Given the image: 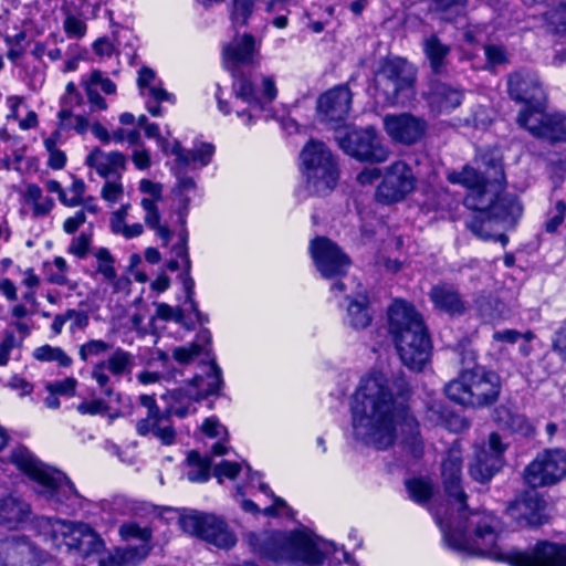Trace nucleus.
<instances>
[{"mask_svg": "<svg viewBox=\"0 0 566 566\" xmlns=\"http://www.w3.org/2000/svg\"><path fill=\"white\" fill-rule=\"evenodd\" d=\"M462 454L454 447L448 450L441 462L443 490L448 499L458 505L457 523L436 517L448 548L460 554L481 556L510 566H566V545L538 541L525 549L501 543L496 520L484 516L476 522L473 536L468 535L470 513L467 493L462 486Z\"/></svg>", "mask_w": 566, "mask_h": 566, "instance_id": "nucleus-1", "label": "nucleus"}, {"mask_svg": "<svg viewBox=\"0 0 566 566\" xmlns=\"http://www.w3.org/2000/svg\"><path fill=\"white\" fill-rule=\"evenodd\" d=\"M395 396L384 377L360 380L352 405L353 434L356 440L377 450H386L396 439V427L400 428V444L413 459L422 458L423 440L419 422L407 405L409 387L403 378L396 380Z\"/></svg>", "mask_w": 566, "mask_h": 566, "instance_id": "nucleus-2", "label": "nucleus"}, {"mask_svg": "<svg viewBox=\"0 0 566 566\" xmlns=\"http://www.w3.org/2000/svg\"><path fill=\"white\" fill-rule=\"evenodd\" d=\"M244 541L250 551L262 559L294 560L306 566H339L342 563L334 542L308 532H297L290 536L250 532Z\"/></svg>", "mask_w": 566, "mask_h": 566, "instance_id": "nucleus-3", "label": "nucleus"}, {"mask_svg": "<svg viewBox=\"0 0 566 566\" xmlns=\"http://www.w3.org/2000/svg\"><path fill=\"white\" fill-rule=\"evenodd\" d=\"M255 53V39L250 33L233 43H228L222 49L224 67L233 77L232 91L237 98L245 102L250 108L237 112L239 117L247 116L245 124L251 126L256 117L253 112H264L277 96V88L273 77L262 78V90L259 91L253 84L250 75L242 70L243 65L252 62Z\"/></svg>", "mask_w": 566, "mask_h": 566, "instance_id": "nucleus-4", "label": "nucleus"}, {"mask_svg": "<svg viewBox=\"0 0 566 566\" xmlns=\"http://www.w3.org/2000/svg\"><path fill=\"white\" fill-rule=\"evenodd\" d=\"M388 327L402 364L421 371L432 352L431 337L421 314L412 304L396 300L388 308Z\"/></svg>", "mask_w": 566, "mask_h": 566, "instance_id": "nucleus-5", "label": "nucleus"}, {"mask_svg": "<svg viewBox=\"0 0 566 566\" xmlns=\"http://www.w3.org/2000/svg\"><path fill=\"white\" fill-rule=\"evenodd\" d=\"M11 461L39 485L36 492L55 510L64 514H75L86 501L75 489L65 473L55 470L39 459L23 446L11 452Z\"/></svg>", "mask_w": 566, "mask_h": 566, "instance_id": "nucleus-6", "label": "nucleus"}, {"mask_svg": "<svg viewBox=\"0 0 566 566\" xmlns=\"http://www.w3.org/2000/svg\"><path fill=\"white\" fill-rule=\"evenodd\" d=\"M501 390L500 375L484 366L462 369L458 378L444 386V394L451 401L473 409L493 406Z\"/></svg>", "mask_w": 566, "mask_h": 566, "instance_id": "nucleus-7", "label": "nucleus"}, {"mask_svg": "<svg viewBox=\"0 0 566 566\" xmlns=\"http://www.w3.org/2000/svg\"><path fill=\"white\" fill-rule=\"evenodd\" d=\"M417 71L402 57L386 59L375 74V99L381 106H405L416 95Z\"/></svg>", "mask_w": 566, "mask_h": 566, "instance_id": "nucleus-8", "label": "nucleus"}, {"mask_svg": "<svg viewBox=\"0 0 566 566\" xmlns=\"http://www.w3.org/2000/svg\"><path fill=\"white\" fill-rule=\"evenodd\" d=\"M300 158L310 195L326 196L334 190L339 177L338 165L323 142L311 139L302 149Z\"/></svg>", "mask_w": 566, "mask_h": 566, "instance_id": "nucleus-9", "label": "nucleus"}, {"mask_svg": "<svg viewBox=\"0 0 566 566\" xmlns=\"http://www.w3.org/2000/svg\"><path fill=\"white\" fill-rule=\"evenodd\" d=\"M334 138L346 155L361 163L381 164L390 154L373 126L339 128L336 129Z\"/></svg>", "mask_w": 566, "mask_h": 566, "instance_id": "nucleus-10", "label": "nucleus"}, {"mask_svg": "<svg viewBox=\"0 0 566 566\" xmlns=\"http://www.w3.org/2000/svg\"><path fill=\"white\" fill-rule=\"evenodd\" d=\"M178 523L181 530L218 548L230 549L237 544V536L228 523L214 514L191 511L180 515Z\"/></svg>", "mask_w": 566, "mask_h": 566, "instance_id": "nucleus-11", "label": "nucleus"}, {"mask_svg": "<svg viewBox=\"0 0 566 566\" xmlns=\"http://www.w3.org/2000/svg\"><path fill=\"white\" fill-rule=\"evenodd\" d=\"M310 253L313 262L324 279L337 281L332 284L331 291L345 292L346 285L339 277L347 274L350 265L349 256L327 237H316L310 242Z\"/></svg>", "mask_w": 566, "mask_h": 566, "instance_id": "nucleus-12", "label": "nucleus"}, {"mask_svg": "<svg viewBox=\"0 0 566 566\" xmlns=\"http://www.w3.org/2000/svg\"><path fill=\"white\" fill-rule=\"evenodd\" d=\"M566 476V451L545 449L524 469L523 479L530 488L553 486Z\"/></svg>", "mask_w": 566, "mask_h": 566, "instance_id": "nucleus-13", "label": "nucleus"}, {"mask_svg": "<svg viewBox=\"0 0 566 566\" xmlns=\"http://www.w3.org/2000/svg\"><path fill=\"white\" fill-rule=\"evenodd\" d=\"M189 384L197 389L195 394L187 388H176L163 395L161 398L168 400L171 405L186 407L189 413L192 402H200L210 396L218 397L221 395L224 386L222 370L217 361L211 359L206 376L196 375Z\"/></svg>", "mask_w": 566, "mask_h": 566, "instance_id": "nucleus-14", "label": "nucleus"}, {"mask_svg": "<svg viewBox=\"0 0 566 566\" xmlns=\"http://www.w3.org/2000/svg\"><path fill=\"white\" fill-rule=\"evenodd\" d=\"M544 495L531 488L518 494L506 507L507 517L520 528H537L549 520Z\"/></svg>", "mask_w": 566, "mask_h": 566, "instance_id": "nucleus-15", "label": "nucleus"}, {"mask_svg": "<svg viewBox=\"0 0 566 566\" xmlns=\"http://www.w3.org/2000/svg\"><path fill=\"white\" fill-rule=\"evenodd\" d=\"M507 446L497 432H491L488 442L476 447L469 463V474L478 483H489L505 464L504 453Z\"/></svg>", "mask_w": 566, "mask_h": 566, "instance_id": "nucleus-16", "label": "nucleus"}, {"mask_svg": "<svg viewBox=\"0 0 566 566\" xmlns=\"http://www.w3.org/2000/svg\"><path fill=\"white\" fill-rule=\"evenodd\" d=\"M517 123L534 137L548 140L552 144L566 143V114H547L544 107L535 112H520Z\"/></svg>", "mask_w": 566, "mask_h": 566, "instance_id": "nucleus-17", "label": "nucleus"}, {"mask_svg": "<svg viewBox=\"0 0 566 566\" xmlns=\"http://www.w3.org/2000/svg\"><path fill=\"white\" fill-rule=\"evenodd\" d=\"M416 185L412 169L406 163L398 160L391 164L377 187L376 199L384 205L401 201L411 192Z\"/></svg>", "mask_w": 566, "mask_h": 566, "instance_id": "nucleus-18", "label": "nucleus"}, {"mask_svg": "<svg viewBox=\"0 0 566 566\" xmlns=\"http://www.w3.org/2000/svg\"><path fill=\"white\" fill-rule=\"evenodd\" d=\"M353 94L346 84H339L321 94L316 102L321 123L337 128L343 124L352 107Z\"/></svg>", "mask_w": 566, "mask_h": 566, "instance_id": "nucleus-19", "label": "nucleus"}, {"mask_svg": "<svg viewBox=\"0 0 566 566\" xmlns=\"http://www.w3.org/2000/svg\"><path fill=\"white\" fill-rule=\"evenodd\" d=\"M382 124L391 140L405 146L420 143L428 132V122L411 113L387 114Z\"/></svg>", "mask_w": 566, "mask_h": 566, "instance_id": "nucleus-20", "label": "nucleus"}, {"mask_svg": "<svg viewBox=\"0 0 566 566\" xmlns=\"http://www.w3.org/2000/svg\"><path fill=\"white\" fill-rule=\"evenodd\" d=\"M509 95L517 103L524 104L520 112H535L544 107L545 93L535 74L515 72L507 80Z\"/></svg>", "mask_w": 566, "mask_h": 566, "instance_id": "nucleus-21", "label": "nucleus"}, {"mask_svg": "<svg viewBox=\"0 0 566 566\" xmlns=\"http://www.w3.org/2000/svg\"><path fill=\"white\" fill-rule=\"evenodd\" d=\"M63 548L66 553L77 554L86 559L101 554L105 544L88 524L70 522L63 541Z\"/></svg>", "mask_w": 566, "mask_h": 566, "instance_id": "nucleus-22", "label": "nucleus"}, {"mask_svg": "<svg viewBox=\"0 0 566 566\" xmlns=\"http://www.w3.org/2000/svg\"><path fill=\"white\" fill-rule=\"evenodd\" d=\"M42 553L25 536L0 539V566H40Z\"/></svg>", "mask_w": 566, "mask_h": 566, "instance_id": "nucleus-23", "label": "nucleus"}, {"mask_svg": "<svg viewBox=\"0 0 566 566\" xmlns=\"http://www.w3.org/2000/svg\"><path fill=\"white\" fill-rule=\"evenodd\" d=\"M485 209L502 223L503 230L514 229L523 214V206L516 195L501 193L493 197L488 191Z\"/></svg>", "mask_w": 566, "mask_h": 566, "instance_id": "nucleus-24", "label": "nucleus"}, {"mask_svg": "<svg viewBox=\"0 0 566 566\" xmlns=\"http://www.w3.org/2000/svg\"><path fill=\"white\" fill-rule=\"evenodd\" d=\"M484 205L481 208H470L474 213L467 219L465 227L479 239L483 241L500 242L503 247L509 243V237L502 229V223L485 209Z\"/></svg>", "mask_w": 566, "mask_h": 566, "instance_id": "nucleus-25", "label": "nucleus"}, {"mask_svg": "<svg viewBox=\"0 0 566 566\" xmlns=\"http://www.w3.org/2000/svg\"><path fill=\"white\" fill-rule=\"evenodd\" d=\"M433 308L450 317H460L468 311L467 301L463 300L458 287L452 283L439 282L429 292Z\"/></svg>", "mask_w": 566, "mask_h": 566, "instance_id": "nucleus-26", "label": "nucleus"}, {"mask_svg": "<svg viewBox=\"0 0 566 566\" xmlns=\"http://www.w3.org/2000/svg\"><path fill=\"white\" fill-rule=\"evenodd\" d=\"M448 180L453 185H462L470 190L464 198L465 207L481 208V205L485 203L484 198L488 196V184L482 174L476 169L467 165L461 171L450 172Z\"/></svg>", "mask_w": 566, "mask_h": 566, "instance_id": "nucleus-27", "label": "nucleus"}, {"mask_svg": "<svg viewBox=\"0 0 566 566\" xmlns=\"http://www.w3.org/2000/svg\"><path fill=\"white\" fill-rule=\"evenodd\" d=\"M431 112L437 114L450 113L463 101V92L441 81H431L424 95Z\"/></svg>", "mask_w": 566, "mask_h": 566, "instance_id": "nucleus-28", "label": "nucleus"}, {"mask_svg": "<svg viewBox=\"0 0 566 566\" xmlns=\"http://www.w3.org/2000/svg\"><path fill=\"white\" fill-rule=\"evenodd\" d=\"M31 505L12 494L0 497V528L15 531L31 518Z\"/></svg>", "mask_w": 566, "mask_h": 566, "instance_id": "nucleus-29", "label": "nucleus"}, {"mask_svg": "<svg viewBox=\"0 0 566 566\" xmlns=\"http://www.w3.org/2000/svg\"><path fill=\"white\" fill-rule=\"evenodd\" d=\"M85 165L94 168L105 179L115 178L119 180L126 169V157L119 151L105 154L96 147L87 155Z\"/></svg>", "mask_w": 566, "mask_h": 566, "instance_id": "nucleus-30", "label": "nucleus"}, {"mask_svg": "<svg viewBox=\"0 0 566 566\" xmlns=\"http://www.w3.org/2000/svg\"><path fill=\"white\" fill-rule=\"evenodd\" d=\"M172 416L182 419L188 416V410L184 406H175L168 401V406L164 410L159 408V416L150 420V433L164 446H171L176 441L177 433L170 422Z\"/></svg>", "mask_w": 566, "mask_h": 566, "instance_id": "nucleus-31", "label": "nucleus"}, {"mask_svg": "<svg viewBox=\"0 0 566 566\" xmlns=\"http://www.w3.org/2000/svg\"><path fill=\"white\" fill-rule=\"evenodd\" d=\"M70 522L48 516H36L32 520V528L42 537L43 543L52 551H62L63 541Z\"/></svg>", "mask_w": 566, "mask_h": 566, "instance_id": "nucleus-32", "label": "nucleus"}, {"mask_svg": "<svg viewBox=\"0 0 566 566\" xmlns=\"http://www.w3.org/2000/svg\"><path fill=\"white\" fill-rule=\"evenodd\" d=\"M346 301L344 324L354 331L367 328L373 321V311L368 296L366 294H358L355 297H346Z\"/></svg>", "mask_w": 566, "mask_h": 566, "instance_id": "nucleus-33", "label": "nucleus"}, {"mask_svg": "<svg viewBox=\"0 0 566 566\" xmlns=\"http://www.w3.org/2000/svg\"><path fill=\"white\" fill-rule=\"evenodd\" d=\"M422 49L429 61L431 71L436 75H441L446 71L447 57L450 54V46L442 43L436 34L423 39Z\"/></svg>", "mask_w": 566, "mask_h": 566, "instance_id": "nucleus-34", "label": "nucleus"}, {"mask_svg": "<svg viewBox=\"0 0 566 566\" xmlns=\"http://www.w3.org/2000/svg\"><path fill=\"white\" fill-rule=\"evenodd\" d=\"M492 418L499 429L503 431L527 434L531 429V426L525 416L515 412L504 405H501L494 409Z\"/></svg>", "mask_w": 566, "mask_h": 566, "instance_id": "nucleus-35", "label": "nucleus"}, {"mask_svg": "<svg viewBox=\"0 0 566 566\" xmlns=\"http://www.w3.org/2000/svg\"><path fill=\"white\" fill-rule=\"evenodd\" d=\"M186 461L190 468L187 472V479L190 482L203 483L210 479V470L212 467L211 457H201L198 451L191 450Z\"/></svg>", "mask_w": 566, "mask_h": 566, "instance_id": "nucleus-36", "label": "nucleus"}, {"mask_svg": "<svg viewBox=\"0 0 566 566\" xmlns=\"http://www.w3.org/2000/svg\"><path fill=\"white\" fill-rule=\"evenodd\" d=\"M481 161L484 166L482 176L486 184L502 186L505 182V172L503 163L497 151L488 150L481 155Z\"/></svg>", "mask_w": 566, "mask_h": 566, "instance_id": "nucleus-37", "label": "nucleus"}, {"mask_svg": "<svg viewBox=\"0 0 566 566\" xmlns=\"http://www.w3.org/2000/svg\"><path fill=\"white\" fill-rule=\"evenodd\" d=\"M203 354L207 358V361H203L207 370L209 371V365L211 363V359L216 361L214 355L212 353L211 348H205L202 345L192 342L188 346H178L175 347L172 350V357L176 361H178L180 365H188L190 364L196 357Z\"/></svg>", "mask_w": 566, "mask_h": 566, "instance_id": "nucleus-38", "label": "nucleus"}, {"mask_svg": "<svg viewBox=\"0 0 566 566\" xmlns=\"http://www.w3.org/2000/svg\"><path fill=\"white\" fill-rule=\"evenodd\" d=\"M410 500L419 505L430 502L433 496V485L424 478H411L405 481Z\"/></svg>", "mask_w": 566, "mask_h": 566, "instance_id": "nucleus-39", "label": "nucleus"}, {"mask_svg": "<svg viewBox=\"0 0 566 566\" xmlns=\"http://www.w3.org/2000/svg\"><path fill=\"white\" fill-rule=\"evenodd\" d=\"M101 363L105 364V368L112 375L119 377L125 374H130L134 367V357L130 353L118 347L112 353L107 360Z\"/></svg>", "mask_w": 566, "mask_h": 566, "instance_id": "nucleus-40", "label": "nucleus"}, {"mask_svg": "<svg viewBox=\"0 0 566 566\" xmlns=\"http://www.w3.org/2000/svg\"><path fill=\"white\" fill-rule=\"evenodd\" d=\"M468 0H431V10L439 19L453 22L464 13Z\"/></svg>", "mask_w": 566, "mask_h": 566, "instance_id": "nucleus-41", "label": "nucleus"}, {"mask_svg": "<svg viewBox=\"0 0 566 566\" xmlns=\"http://www.w3.org/2000/svg\"><path fill=\"white\" fill-rule=\"evenodd\" d=\"M94 256L97 260V266L94 272L91 273L92 277L96 274H102L104 280L107 282H114L117 277V272L114 266L115 259L107 248H99L94 252Z\"/></svg>", "mask_w": 566, "mask_h": 566, "instance_id": "nucleus-42", "label": "nucleus"}, {"mask_svg": "<svg viewBox=\"0 0 566 566\" xmlns=\"http://www.w3.org/2000/svg\"><path fill=\"white\" fill-rule=\"evenodd\" d=\"M258 1L259 0H231L230 20L234 28L248 24Z\"/></svg>", "mask_w": 566, "mask_h": 566, "instance_id": "nucleus-43", "label": "nucleus"}, {"mask_svg": "<svg viewBox=\"0 0 566 566\" xmlns=\"http://www.w3.org/2000/svg\"><path fill=\"white\" fill-rule=\"evenodd\" d=\"M138 400L139 403L147 409V415L136 422V432L140 437H146L151 431V418L159 416V407L154 395H140Z\"/></svg>", "mask_w": 566, "mask_h": 566, "instance_id": "nucleus-44", "label": "nucleus"}, {"mask_svg": "<svg viewBox=\"0 0 566 566\" xmlns=\"http://www.w3.org/2000/svg\"><path fill=\"white\" fill-rule=\"evenodd\" d=\"M33 357L39 361H56L60 367H70L72 358L61 348L43 345L33 350Z\"/></svg>", "mask_w": 566, "mask_h": 566, "instance_id": "nucleus-45", "label": "nucleus"}, {"mask_svg": "<svg viewBox=\"0 0 566 566\" xmlns=\"http://www.w3.org/2000/svg\"><path fill=\"white\" fill-rule=\"evenodd\" d=\"M214 145L211 143L195 144L193 149H189L188 167L191 164L199 163L201 167H206L211 163L214 154Z\"/></svg>", "mask_w": 566, "mask_h": 566, "instance_id": "nucleus-46", "label": "nucleus"}, {"mask_svg": "<svg viewBox=\"0 0 566 566\" xmlns=\"http://www.w3.org/2000/svg\"><path fill=\"white\" fill-rule=\"evenodd\" d=\"M179 241L172 247V252L182 262V271L191 272V260L188 250V230L182 228L178 233Z\"/></svg>", "mask_w": 566, "mask_h": 566, "instance_id": "nucleus-47", "label": "nucleus"}, {"mask_svg": "<svg viewBox=\"0 0 566 566\" xmlns=\"http://www.w3.org/2000/svg\"><path fill=\"white\" fill-rule=\"evenodd\" d=\"M178 280L184 286L185 303L189 305V311L196 315L200 310L195 300V280L191 276V272L181 271L178 274Z\"/></svg>", "mask_w": 566, "mask_h": 566, "instance_id": "nucleus-48", "label": "nucleus"}, {"mask_svg": "<svg viewBox=\"0 0 566 566\" xmlns=\"http://www.w3.org/2000/svg\"><path fill=\"white\" fill-rule=\"evenodd\" d=\"M119 534L126 541L135 538L148 543L151 539V531L147 527H140L135 522L124 523L119 527Z\"/></svg>", "mask_w": 566, "mask_h": 566, "instance_id": "nucleus-49", "label": "nucleus"}, {"mask_svg": "<svg viewBox=\"0 0 566 566\" xmlns=\"http://www.w3.org/2000/svg\"><path fill=\"white\" fill-rule=\"evenodd\" d=\"M187 167H172V175L176 177L177 182L174 188V193L177 197L184 196L187 191L196 189V182L193 178L186 175L185 169Z\"/></svg>", "mask_w": 566, "mask_h": 566, "instance_id": "nucleus-50", "label": "nucleus"}, {"mask_svg": "<svg viewBox=\"0 0 566 566\" xmlns=\"http://www.w3.org/2000/svg\"><path fill=\"white\" fill-rule=\"evenodd\" d=\"M105 364L97 363L92 369V378L97 382L104 396L111 397L114 395V388L109 385L111 378L106 373Z\"/></svg>", "mask_w": 566, "mask_h": 566, "instance_id": "nucleus-51", "label": "nucleus"}, {"mask_svg": "<svg viewBox=\"0 0 566 566\" xmlns=\"http://www.w3.org/2000/svg\"><path fill=\"white\" fill-rule=\"evenodd\" d=\"M454 352L460 357V363L462 364L463 368H473V366H478L475 364L476 360V352L472 347L471 343L469 340H461L458 343V345L454 348Z\"/></svg>", "mask_w": 566, "mask_h": 566, "instance_id": "nucleus-52", "label": "nucleus"}, {"mask_svg": "<svg viewBox=\"0 0 566 566\" xmlns=\"http://www.w3.org/2000/svg\"><path fill=\"white\" fill-rule=\"evenodd\" d=\"M137 553L136 548L125 549L122 553L117 552L116 554L101 558L98 566H126L128 563L134 560V557Z\"/></svg>", "mask_w": 566, "mask_h": 566, "instance_id": "nucleus-53", "label": "nucleus"}, {"mask_svg": "<svg viewBox=\"0 0 566 566\" xmlns=\"http://www.w3.org/2000/svg\"><path fill=\"white\" fill-rule=\"evenodd\" d=\"M91 250V235L81 233L74 237L67 249L69 253L74 254L78 259H85Z\"/></svg>", "mask_w": 566, "mask_h": 566, "instance_id": "nucleus-54", "label": "nucleus"}, {"mask_svg": "<svg viewBox=\"0 0 566 566\" xmlns=\"http://www.w3.org/2000/svg\"><path fill=\"white\" fill-rule=\"evenodd\" d=\"M111 345L102 339H92L80 347L78 355L82 360L86 361L88 356H97L107 352Z\"/></svg>", "mask_w": 566, "mask_h": 566, "instance_id": "nucleus-55", "label": "nucleus"}, {"mask_svg": "<svg viewBox=\"0 0 566 566\" xmlns=\"http://www.w3.org/2000/svg\"><path fill=\"white\" fill-rule=\"evenodd\" d=\"M77 381L73 377H67L63 380L48 382L45 389L49 394H57L64 396H73L75 394Z\"/></svg>", "mask_w": 566, "mask_h": 566, "instance_id": "nucleus-56", "label": "nucleus"}, {"mask_svg": "<svg viewBox=\"0 0 566 566\" xmlns=\"http://www.w3.org/2000/svg\"><path fill=\"white\" fill-rule=\"evenodd\" d=\"M241 471V465L237 462L222 460L214 467L213 474L218 479L219 483H222V478L226 476L230 480H234Z\"/></svg>", "mask_w": 566, "mask_h": 566, "instance_id": "nucleus-57", "label": "nucleus"}, {"mask_svg": "<svg viewBox=\"0 0 566 566\" xmlns=\"http://www.w3.org/2000/svg\"><path fill=\"white\" fill-rule=\"evenodd\" d=\"M109 407L103 399L84 400L77 405L76 410L81 415H104Z\"/></svg>", "mask_w": 566, "mask_h": 566, "instance_id": "nucleus-58", "label": "nucleus"}, {"mask_svg": "<svg viewBox=\"0 0 566 566\" xmlns=\"http://www.w3.org/2000/svg\"><path fill=\"white\" fill-rule=\"evenodd\" d=\"M64 31L70 38H82L85 35L86 24L75 15H67L64 20Z\"/></svg>", "mask_w": 566, "mask_h": 566, "instance_id": "nucleus-59", "label": "nucleus"}, {"mask_svg": "<svg viewBox=\"0 0 566 566\" xmlns=\"http://www.w3.org/2000/svg\"><path fill=\"white\" fill-rule=\"evenodd\" d=\"M86 81L95 87L99 85L105 94H114L116 92V84L111 78L104 77L99 70H94Z\"/></svg>", "mask_w": 566, "mask_h": 566, "instance_id": "nucleus-60", "label": "nucleus"}, {"mask_svg": "<svg viewBox=\"0 0 566 566\" xmlns=\"http://www.w3.org/2000/svg\"><path fill=\"white\" fill-rule=\"evenodd\" d=\"M82 84L84 85L88 102L92 104V106L96 109L105 111L107 108L106 101L98 93L97 88L85 78L82 80Z\"/></svg>", "mask_w": 566, "mask_h": 566, "instance_id": "nucleus-61", "label": "nucleus"}, {"mask_svg": "<svg viewBox=\"0 0 566 566\" xmlns=\"http://www.w3.org/2000/svg\"><path fill=\"white\" fill-rule=\"evenodd\" d=\"M484 54L488 63L501 65L506 62L505 50L500 45L489 44L484 48Z\"/></svg>", "mask_w": 566, "mask_h": 566, "instance_id": "nucleus-62", "label": "nucleus"}, {"mask_svg": "<svg viewBox=\"0 0 566 566\" xmlns=\"http://www.w3.org/2000/svg\"><path fill=\"white\" fill-rule=\"evenodd\" d=\"M202 432L209 438H219L221 436V431L227 436V429L219 422L216 417L207 418L202 426Z\"/></svg>", "mask_w": 566, "mask_h": 566, "instance_id": "nucleus-63", "label": "nucleus"}, {"mask_svg": "<svg viewBox=\"0 0 566 566\" xmlns=\"http://www.w3.org/2000/svg\"><path fill=\"white\" fill-rule=\"evenodd\" d=\"M123 193V186L117 181L107 180L101 191L102 198L109 202H116Z\"/></svg>", "mask_w": 566, "mask_h": 566, "instance_id": "nucleus-64", "label": "nucleus"}]
</instances>
